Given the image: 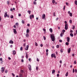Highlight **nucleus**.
I'll list each match as a JSON object with an SVG mask.
<instances>
[{"label":"nucleus","instance_id":"1","mask_svg":"<svg viewBox=\"0 0 77 77\" xmlns=\"http://www.w3.org/2000/svg\"><path fill=\"white\" fill-rule=\"evenodd\" d=\"M51 39L52 41H55V37L54 35H51Z\"/></svg>","mask_w":77,"mask_h":77},{"label":"nucleus","instance_id":"2","mask_svg":"<svg viewBox=\"0 0 77 77\" xmlns=\"http://www.w3.org/2000/svg\"><path fill=\"white\" fill-rule=\"evenodd\" d=\"M68 24L66 23L65 24V29L68 30Z\"/></svg>","mask_w":77,"mask_h":77},{"label":"nucleus","instance_id":"3","mask_svg":"<svg viewBox=\"0 0 77 77\" xmlns=\"http://www.w3.org/2000/svg\"><path fill=\"white\" fill-rule=\"evenodd\" d=\"M51 57L52 58L54 57L55 59H56V55H55V54H51Z\"/></svg>","mask_w":77,"mask_h":77},{"label":"nucleus","instance_id":"4","mask_svg":"<svg viewBox=\"0 0 77 77\" xmlns=\"http://www.w3.org/2000/svg\"><path fill=\"white\" fill-rule=\"evenodd\" d=\"M28 67L29 71H31V70H32V66H31V65L30 64L28 65Z\"/></svg>","mask_w":77,"mask_h":77},{"label":"nucleus","instance_id":"5","mask_svg":"<svg viewBox=\"0 0 77 77\" xmlns=\"http://www.w3.org/2000/svg\"><path fill=\"white\" fill-rule=\"evenodd\" d=\"M32 18H34V15L33 14H32V15H31L29 16L30 19H32Z\"/></svg>","mask_w":77,"mask_h":77},{"label":"nucleus","instance_id":"6","mask_svg":"<svg viewBox=\"0 0 77 77\" xmlns=\"http://www.w3.org/2000/svg\"><path fill=\"white\" fill-rule=\"evenodd\" d=\"M1 71L2 73H3V72L5 71V68L3 67H2V68Z\"/></svg>","mask_w":77,"mask_h":77},{"label":"nucleus","instance_id":"7","mask_svg":"<svg viewBox=\"0 0 77 77\" xmlns=\"http://www.w3.org/2000/svg\"><path fill=\"white\" fill-rule=\"evenodd\" d=\"M66 39L67 40V42H69V41H70V38L69 37H67L66 38Z\"/></svg>","mask_w":77,"mask_h":77},{"label":"nucleus","instance_id":"8","mask_svg":"<svg viewBox=\"0 0 77 77\" xmlns=\"http://www.w3.org/2000/svg\"><path fill=\"white\" fill-rule=\"evenodd\" d=\"M48 50L47 49L46 50V55L47 56H48Z\"/></svg>","mask_w":77,"mask_h":77},{"label":"nucleus","instance_id":"9","mask_svg":"<svg viewBox=\"0 0 77 77\" xmlns=\"http://www.w3.org/2000/svg\"><path fill=\"white\" fill-rule=\"evenodd\" d=\"M29 45H27L26 47L25 48V50H28V49H29Z\"/></svg>","mask_w":77,"mask_h":77},{"label":"nucleus","instance_id":"10","mask_svg":"<svg viewBox=\"0 0 77 77\" xmlns=\"http://www.w3.org/2000/svg\"><path fill=\"white\" fill-rule=\"evenodd\" d=\"M67 51L68 53H69L71 52V48H69Z\"/></svg>","mask_w":77,"mask_h":77},{"label":"nucleus","instance_id":"11","mask_svg":"<svg viewBox=\"0 0 77 77\" xmlns=\"http://www.w3.org/2000/svg\"><path fill=\"white\" fill-rule=\"evenodd\" d=\"M45 17V15L43 14V15H42V19H44Z\"/></svg>","mask_w":77,"mask_h":77},{"label":"nucleus","instance_id":"12","mask_svg":"<svg viewBox=\"0 0 77 77\" xmlns=\"http://www.w3.org/2000/svg\"><path fill=\"white\" fill-rule=\"evenodd\" d=\"M7 14H8V12H6L5 13V14H4V17H6L7 16Z\"/></svg>","mask_w":77,"mask_h":77},{"label":"nucleus","instance_id":"13","mask_svg":"<svg viewBox=\"0 0 77 77\" xmlns=\"http://www.w3.org/2000/svg\"><path fill=\"white\" fill-rule=\"evenodd\" d=\"M49 31L51 33H53V29L52 28H51L49 29Z\"/></svg>","mask_w":77,"mask_h":77},{"label":"nucleus","instance_id":"14","mask_svg":"<svg viewBox=\"0 0 77 77\" xmlns=\"http://www.w3.org/2000/svg\"><path fill=\"white\" fill-rule=\"evenodd\" d=\"M13 30L14 33H15V34H16L17 31H16V29H14Z\"/></svg>","mask_w":77,"mask_h":77},{"label":"nucleus","instance_id":"15","mask_svg":"<svg viewBox=\"0 0 77 77\" xmlns=\"http://www.w3.org/2000/svg\"><path fill=\"white\" fill-rule=\"evenodd\" d=\"M55 72H56L55 71V70H54V69L52 70V74H54Z\"/></svg>","mask_w":77,"mask_h":77},{"label":"nucleus","instance_id":"16","mask_svg":"<svg viewBox=\"0 0 77 77\" xmlns=\"http://www.w3.org/2000/svg\"><path fill=\"white\" fill-rule=\"evenodd\" d=\"M13 53L14 55V54H16V51H13Z\"/></svg>","mask_w":77,"mask_h":77},{"label":"nucleus","instance_id":"17","mask_svg":"<svg viewBox=\"0 0 77 77\" xmlns=\"http://www.w3.org/2000/svg\"><path fill=\"white\" fill-rule=\"evenodd\" d=\"M13 43H14V42H13V41H12V40H10L9 41V43L10 44H13Z\"/></svg>","mask_w":77,"mask_h":77},{"label":"nucleus","instance_id":"18","mask_svg":"<svg viewBox=\"0 0 77 77\" xmlns=\"http://www.w3.org/2000/svg\"><path fill=\"white\" fill-rule=\"evenodd\" d=\"M26 36L27 38H29V34H26Z\"/></svg>","mask_w":77,"mask_h":77},{"label":"nucleus","instance_id":"19","mask_svg":"<svg viewBox=\"0 0 77 77\" xmlns=\"http://www.w3.org/2000/svg\"><path fill=\"white\" fill-rule=\"evenodd\" d=\"M26 59H27L28 58V54H27V53H26Z\"/></svg>","mask_w":77,"mask_h":77},{"label":"nucleus","instance_id":"20","mask_svg":"<svg viewBox=\"0 0 77 77\" xmlns=\"http://www.w3.org/2000/svg\"><path fill=\"white\" fill-rule=\"evenodd\" d=\"M70 35L72 36V37H73L74 35L72 33H70Z\"/></svg>","mask_w":77,"mask_h":77},{"label":"nucleus","instance_id":"21","mask_svg":"<svg viewBox=\"0 0 77 77\" xmlns=\"http://www.w3.org/2000/svg\"><path fill=\"white\" fill-rule=\"evenodd\" d=\"M29 32H30V30L29 29H27L26 30V33H29Z\"/></svg>","mask_w":77,"mask_h":77},{"label":"nucleus","instance_id":"22","mask_svg":"<svg viewBox=\"0 0 77 77\" xmlns=\"http://www.w3.org/2000/svg\"><path fill=\"white\" fill-rule=\"evenodd\" d=\"M75 26L74 25H73L72 28L73 30H74V29H75Z\"/></svg>","mask_w":77,"mask_h":77},{"label":"nucleus","instance_id":"23","mask_svg":"<svg viewBox=\"0 0 77 77\" xmlns=\"http://www.w3.org/2000/svg\"><path fill=\"white\" fill-rule=\"evenodd\" d=\"M68 75V72H67L66 74V77H67Z\"/></svg>","mask_w":77,"mask_h":77},{"label":"nucleus","instance_id":"24","mask_svg":"<svg viewBox=\"0 0 77 77\" xmlns=\"http://www.w3.org/2000/svg\"><path fill=\"white\" fill-rule=\"evenodd\" d=\"M69 15L70 16V17H72V14L71 13L69 14Z\"/></svg>","mask_w":77,"mask_h":77},{"label":"nucleus","instance_id":"25","mask_svg":"<svg viewBox=\"0 0 77 77\" xmlns=\"http://www.w3.org/2000/svg\"><path fill=\"white\" fill-rule=\"evenodd\" d=\"M75 5H77V1L76 0L75 1Z\"/></svg>","mask_w":77,"mask_h":77},{"label":"nucleus","instance_id":"26","mask_svg":"<svg viewBox=\"0 0 77 77\" xmlns=\"http://www.w3.org/2000/svg\"><path fill=\"white\" fill-rule=\"evenodd\" d=\"M27 12H28V13L29 14H30L31 11H28Z\"/></svg>","mask_w":77,"mask_h":77},{"label":"nucleus","instance_id":"27","mask_svg":"<svg viewBox=\"0 0 77 77\" xmlns=\"http://www.w3.org/2000/svg\"><path fill=\"white\" fill-rule=\"evenodd\" d=\"M69 22L70 24H72V20H70L69 21Z\"/></svg>","mask_w":77,"mask_h":77},{"label":"nucleus","instance_id":"28","mask_svg":"<svg viewBox=\"0 0 77 77\" xmlns=\"http://www.w3.org/2000/svg\"><path fill=\"white\" fill-rule=\"evenodd\" d=\"M33 4L34 5H36V2L35 1H34L33 2Z\"/></svg>","mask_w":77,"mask_h":77},{"label":"nucleus","instance_id":"29","mask_svg":"<svg viewBox=\"0 0 77 77\" xmlns=\"http://www.w3.org/2000/svg\"><path fill=\"white\" fill-rule=\"evenodd\" d=\"M66 45H69V43L66 42Z\"/></svg>","mask_w":77,"mask_h":77},{"label":"nucleus","instance_id":"30","mask_svg":"<svg viewBox=\"0 0 77 77\" xmlns=\"http://www.w3.org/2000/svg\"><path fill=\"white\" fill-rule=\"evenodd\" d=\"M19 77H23V75H22V74H19Z\"/></svg>","mask_w":77,"mask_h":77},{"label":"nucleus","instance_id":"31","mask_svg":"<svg viewBox=\"0 0 77 77\" xmlns=\"http://www.w3.org/2000/svg\"><path fill=\"white\" fill-rule=\"evenodd\" d=\"M66 7V6L64 5L63 6V9L64 10V11H65V7Z\"/></svg>","mask_w":77,"mask_h":77},{"label":"nucleus","instance_id":"32","mask_svg":"<svg viewBox=\"0 0 77 77\" xmlns=\"http://www.w3.org/2000/svg\"><path fill=\"white\" fill-rule=\"evenodd\" d=\"M10 18H14V16L11 15L10 17Z\"/></svg>","mask_w":77,"mask_h":77},{"label":"nucleus","instance_id":"33","mask_svg":"<svg viewBox=\"0 0 77 77\" xmlns=\"http://www.w3.org/2000/svg\"><path fill=\"white\" fill-rule=\"evenodd\" d=\"M66 4L67 6H69V3L68 2H66Z\"/></svg>","mask_w":77,"mask_h":77},{"label":"nucleus","instance_id":"34","mask_svg":"<svg viewBox=\"0 0 77 77\" xmlns=\"http://www.w3.org/2000/svg\"><path fill=\"white\" fill-rule=\"evenodd\" d=\"M56 47H57V48H59V45H57L56 46Z\"/></svg>","mask_w":77,"mask_h":77},{"label":"nucleus","instance_id":"35","mask_svg":"<svg viewBox=\"0 0 77 77\" xmlns=\"http://www.w3.org/2000/svg\"><path fill=\"white\" fill-rule=\"evenodd\" d=\"M60 52H61V53H63V49H60Z\"/></svg>","mask_w":77,"mask_h":77},{"label":"nucleus","instance_id":"36","mask_svg":"<svg viewBox=\"0 0 77 77\" xmlns=\"http://www.w3.org/2000/svg\"><path fill=\"white\" fill-rule=\"evenodd\" d=\"M35 46H38V43H36V42H35Z\"/></svg>","mask_w":77,"mask_h":77},{"label":"nucleus","instance_id":"37","mask_svg":"<svg viewBox=\"0 0 77 77\" xmlns=\"http://www.w3.org/2000/svg\"><path fill=\"white\" fill-rule=\"evenodd\" d=\"M52 3L54 4V3H55V1H54V0H52Z\"/></svg>","mask_w":77,"mask_h":77},{"label":"nucleus","instance_id":"38","mask_svg":"<svg viewBox=\"0 0 77 77\" xmlns=\"http://www.w3.org/2000/svg\"><path fill=\"white\" fill-rule=\"evenodd\" d=\"M7 5H9V1H8L7 2Z\"/></svg>","mask_w":77,"mask_h":77},{"label":"nucleus","instance_id":"39","mask_svg":"<svg viewBox=\"0 0 77 77\" xmlns=\"http://www.w3.org/2000/svg\"><path fill=\"white\" fill-rule=\"evenodd\" d=\"M20 50H21V51H22L23 50V47H20Z\"/></svg>","mask_w":77,"mask_h":77},{"label":"nucleus","instance_id":"40","mask_svg":"<svg viewBox=\"0 0 77 77\" xmlns=\"http://www.w3.org/2000/svg\"><path fill=\"white\" fill-rule=\"evenodd\" d=\"M59 42H62V40H59Z\"/></svg>","mask_w":77,"mask_h":77},{"label":"nucleus","instance_id":"41","mask_svg":"<svg viewBox=\"0 0 77 77\" xmlns=\"http://www.w3.org/2000/svg\"><path fill=\"white\" fill-rule=\"evenodd\" d=\"M56 13H55V12H54V17H55V16H56Z\"/></svg>","mask_w":77,"mask_h":77},{"label":"nucleus","instance_id":"42","mask_svg":"<svg viewBox=\"0 0 77 77\" xmlns=\"http://www.w3.org/2000/svg\"><path fill=\"white\" fill-rule=\"evenodd\" d=\"M62 32H63V33H64V32H65V30H64V29H63L62 30Z\"/></svg>","mask_w":77,"mask_h":77},{"label":"nucleus","instance_id":"43","mask_svg":"<svg viewBox=\"0 0 77 77\" xmlns=\"http://www.w3.org/2000/svg\"><path fill=\"white\" fill-rule=\"evenodd\" d=\"M75 73H77V69H75Z\"/></svg>","mask_w":77,"mask_h":77},{"label":"nucleus","instance_id":"44","mask_svg":"<svg viewBox=\"0 0 77 77\" xmlns=\"http://www.w3.org/2000/svg\"><path fill=\"white\" fill-rule=\"evenodd\" d=\"M22 23H23V24H24V21L23 20H22Z\"/></svg>","mask_w":77,"mask_h":77},{"label":"nucleus","instance_id":"45","mask_svg":"<svg viewBox=\"0 0 77 77\" xmlns=\"http://www.w3.org/2000/svg\"><path fill=\"white\" fill-rule=\"evenodd\" d=\"M43 38L44 40H45V39H46V38L45 36H43Z\"/></svg>","mask_w":77,"mask_h":77},{"label":"nucleus","instance_id":"46","mask_svg":"<svg viewBox=\"0 0 77 77\" xmlns=\"http://www.w3.org/2000/svg\"><path fill=\"white\" fill-rule=\"evenodd\" d=\"M21 62H24V60H23V59H22L21 60Z\"/></svg>","mask_w":77,"mask_h":77},{"label":"nucleus","instance_id":"47","mask_svg":"<svg viewBox=\"0 0 77 77\" xmlns=\"http://www.w3.org/2000/svg\"><path fill=\"white\" fill-rule=\"evenodd\" d=\"M36 70H38V66H37L36 67Z\"/></svg>","mask_w":77,"mask_h":77},{"label":"nucleus","instance_id":"48","mask_svg":"<svg viewBox=\"0 0 77 77\" xmlns=\"http://www.w3.org/2000/svg\"><path fill=\"white\" fill-rule=\"evenodd\" d=\"M7 72L8 70H5V73H7Z\"/></svg>","mask_w":77,"mask_h":77},{"label":"nucleus","instance_id":"49","mask_svg":"<svg viewBox=\"0 0 77 77\" xmlns=\"http://www.w3.org/2000/svg\"><path fill=\"white\" fill-rule=\"evenodd\" d=\"M60 35L61 37H62V36H63V34H62V33H61L60 34Z\"/></svg>","mask_w":77,"mask_h":77},{"label":"nucleus","instance_id":"50","mask_svg":"<svg viewBox=\"0 0 77 77\" xmlns=\"http://www.w3.org/2000/svg\"><path fill=\"white\" fill-rule=\"evenodd\" d=\"M16 26H18V23H16Z\"/></svg>","mask_w":77,"mask_h":77},{"label":"nucleus","instance_id":"51","mask_svg":"<svg viewBox=\"0 0 77 77\" xmlns=\"http://www.w3.org/2000/svg\"><path fill=\"white\" fill-rule=\"evenodd\" d=\"M20 71L21 72H22V73H23V72H24V71H23V70H20Z\"/></svg>","mask_w":77,"mask_h":77},{"label":"nucleus","instance_id":"52","mask_svg":"<svg viewBox=\"0 0 77 77\" xmlns=\"http://www.w3.org/2000/svg\"><path fill=\"white\" fill-rule=\"evenodd\" d=\"M21 14H18V16H19V17H21Z\"/></svg>","mask_w":77,"mask_h":77},{"label":"nucleus","instance_id":"53","mask_svg":"<svg viewBox=\"0 0 77 77\" xmlns=\"http://www.w3.org/2000/svg\"><path fill=\"white\" fill-rule=\"evenodd\" d=\"M57 77H59V74H57Z\"/></svg>","mask_w":77,"mask_h":77},{"label":"nucleus","instance_id":"54","mask_svg":"<svg viewBox=\"0 0 77 77\" xmlns=\"http://www.w3.org/2000/svg\"><path fill=\"white\" fill-rule=\"evenodd\" d=\"M74 69H73V71H72V72L73 73H74Z\"/></svg>","mask_w":77,"mask_h":77},{"label":"nucleus","instance_id":"55","mask_svg":"<svg viewBox=\"0 0 77 77\" xmlns=\"http://www.w3.org/2000/svg\"><path fill=\"white\" fill-rule=\"evenodd\" d=\"M12 74L13 76V77H14V76H15V74H14L12 73Z\"/></svg>","mask_w":77,"mask_h":77},{"label":"nucleus","instance_id":"56","mask_svg":"<svg viewBox=\"0 0 77 77\" xmlns=\"http://www.w3.org/2000/svg\"><path fill=\"white\" fill-rule=\"evenodd\" d=\"M70 33H73V31H72V30H71Z\"/></svg>","mask_w":77,"mask_h":77},{"label":"nucleus","instance_id":"57","mask_svg":"<svg viewBox=\"0 0 77 77\" xmlns=\"http://www.w3.org/2000/svg\"><path fill=\"white\" fill-rule=\"evenodd\" d=\"M74 63L75 64H76V63H76V61L75 60L74 61Z\"/></svg>","mask_w":77,"mask_h":77},{"label":"nucleus","instance_id":"58","mask_svg":"<svg viewBox=\"0 0 77 77\" xmlns=\"http://www.w3.org/2000/svg\"><path fill=\"white\" fill-rule=\"evenodd\" d=\"M2 58H0V60L1 61H2Z\"/></svg>","mask_w":77,"mask_h":77},{"label":"nucleus","instance_id":"59","mask_svg":"<svg viewBox=\"0 0 77 77\" xmlns=\"http://www.w3.org/2000/svg\"><path fill=\"white\" fill-rule=\"evenodd\" d=\"M64 23H65V24H66L67 23V22L66 21H64Z\"/></svg>","mask_w":77,"mask_h":77},{"label":"nucleus","instance_id":"60","mask_svg":"<svg viewBox=\"0 0 77 77\" xmlns=\"http://www.w3.org/2000/svg\"><path fill=\"white\" fill-rule=\"evenodd\" d=\"M40 46L41 47H42V46H43V45H42V44H41L40 45Z\"/></svg>","mask_w":77,"mask_h":77},{"label":"nucleus","instance_id":"61","mask_svg":"<svg viewBox=\"0 0 77 77\" xmlns=\"http://www.w3.org/2000/svg\"><path fill=\"white\" fill-rule=\"evenodd\" d=\"M43 31H44V32H45V30H46L45 29H43Z\"/></svg>","mask_w":77,"mask_h":77},{"label":"nucleus","instance_id":"62","mask_svg":"<svg viewBox=\"0 0 77 77\" xmlns=\"http://www.w3.org/2000/svg\"><path fill=\"white\" fill-rule=\"evenodd\" d=\"M8 59L9 60H11V58L10 57H8Z\"/></svg>","mask_w":77,"mask_h":77},{"label":"nucleus","instance_id":"63","mask_svg":"<svg viewBox=\"0 0 77 77\" xmlns=\"http://www.w3.org/2000/svg\"><path fill=\"white\" fill-rule=\"evenodd\" d=\"M10 11H13V9L12 8H11L10 9Z\"/></svg>","mask_w":77,"mask_h":77},{"label":"nucleus","instance_id":"64","mask_svg":"<svg viewBox=\"0 0 77 77\" xmlns=\"http://www.w3.org/2000/svg\"><path fill=\"white\" fill-rule=\"evenodd\" d=\"M60 63H62V60H60Z\"/></svg>","mask_w":77,"mask_h":77}]
</instances>
